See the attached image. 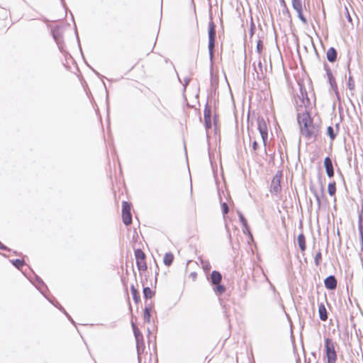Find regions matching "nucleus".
I'll list each match as a JSON object with an SVG mask.
<instances>
[{
  "instance_id": "nucleus-1",
  "label": "nucleus",
  "mask_w": 363,
  "mask_h": 363,
  "mask_svg": "<svg viewBox=\"0 0 363 363\" xmlns=\"http://www.w3.org/2000/svg\"><path fill=\"white\" fill-rule=\"evenodd\" d=\"M325 350L328 363H335L337 354L335 349V342L328 337L325 340Z\"/></svg>"
},
{
  "instance_id": "nucleus-2",
  "label": "nucleus",
  "mask_w": 363,
  "mask_h": 363,
  "mask_svg": "<svg viewBox=\"0 0 363 363\" xmlns=\"http://www.w3.org/2000/svg\"><path fill=\"white\" fill-rule=\"evenodd\" d=\"M216 38V26L213 21H211L208 25V50L211 60L212 61L213 57V49L215 46Z\"/></svg>"
},
{
  "instance_id": "nucleus-3",
  "label": "nucleus",
  "mask_w": 363,
  "mask_h": 363,
  "mask_svg": "<svg viewBox=\"0 0 363 363\" xmlns=\"http://www.w3.org/2000/svg\"><path fill=\"white\" fill-rule=\"evenodd\" d=\"M258 130L261 135L264 145H266V141L268 138V130L266 122L263 118H258L257 120Z\"/></svg>"
},
{
  "instance_id": "nucleus-4",
  "label": "nucleus",
  "mask_w": 363,
  "mask_h": 363,
  "mask_svg": "<svg viewBox=\"0 0 363 363\" xmlns=\"http://www.w3.org/2000/svg\"><path fill=\"white\" fill-rule=\"evenodd\" d=\"M318 131V128L317 126L311 123L309 125L303 128L301 131V134L305 136L308 139H311L312 138L315 137Z\"/></svg>"
},
{
  "instance_id": "nucleus-5",
  "label": "nucleus",
  "mask_w": 363,
  "mask_h": 363,
  "mask_svg": "<svg viewBox=\"0 0 363 363\" xmlns=\"http://www.w3.org/2000/svg\"><path fill=\"white\" fill-rule=\"evenodd\" d=\"M298 122L300 125L301 131L303 128H305L311 123H313L309 114L307 112L298 114Z\"/></svg>"
},
{
  "instance_id": "nucleus-6",
  "label": "nucleus",
  "mask_w": 363,
  "mask_h": 363,
  "mask_svg": "<svg viewBox=\"0 0 363 363\" xmlns=\"http://www.w3.org/2000/svg\"><path fill=\"white\" fill-rule=\"evenodd\" d=\"M292 6L294 9L297 12L298 17L299 19L304 23H307L306 18L303 16L302 13L303 11V5L301 0H292Z\"/></svg>"
},
{
  "instance_id": "nucleus-7",
  "label": "nucleus",
  "mask_w": 363,
  "mask_h": 363,
  "mask_svg": "<svg viewBox=\"0 0 363 363\" xmlns=\"http://www.w3.org/2000/svg\"><path fill=\"white\" fill-rule=\"evenodd\" d=\"M281 189L280 176L276 174L272 181L270 186V191L272 194H277Z\"/></svg>"
},
{
  "instance_id": "nucleus-8",
  "label": "nucleus",
  "mask_w": 363,
  "mask_h": 363,
  "mask_svg": "<svg viewBox=\"0 0 363 363\" xmlns=\"http://www.w3.org/2000/svg\"><path fill=\"white\" fill-rule=\"evenodd\" d=\"M324 284L328 289L333 290L337 286V280L334 276L331 275L325 279Z\"/></svg>"
},
{
  "instance_id": "nucleus-9",
  "label": "nucleus",
  "mask_w": 363,
  "mask_h": 363,
  "mask_svg": "<svg viewBox=\"0 0 363 363\" xmlns=\"http://www.w3.org/2000/svg\"><path fill=\"white\" fill-rule=\"evenodd\" d=\"M324 165L325 167V171L327 173V175L329 177H332L334 175V170H333V166L332 160L330 157H327L324 160Z\"/></svg>"
},
{
  "instance_id": "nucleus-10",
  "label": "nucleus",
  "mask_w": 363,
  "mask_h": 363,
  "mask_svg": "<svg viewBox=\"0 0 363 363\" xmlns=\"http://www.w3.org/2000/svg\"><path fill=\"white\" fill-rule=\"evenodd\" d=\"M211 282L213 285H217L220 284L221 279H222V275L218 271H213L211 275Z\"/></svg>"
},
{
  "instance_id": "nucleus-11",
  "label": "nucleus",
  "mask_w": 363,
  "mask_h": 363,
  "mask_svg": "<svg viewBox=\"0 0 363 363\" xmlns=\"http://www.w3.org/2000/svg\"><path fill=\"white\" fill-rule=\"evenodd\" d=\"M318 313H319L320 319L321 320L325 321V320H327V318H328V313H327L326 308H325V307L323 303L319 304V306H318Z\"/></svg>"
},
{
  "instance_id": "nucleus-12",
  "label": "nucleus",
  "mask_w": 363,
  "mask_h": 363,
  "mask_svg": "<svg viewBox=\"0 0 363 363\" xmlns=\"http://www.w3.org/2000/svg\"><path fill=\"white\" fill-rule=\"evenodd\" d=\"M326 55L328 60L330 62H333L336 60L337 52L335 48H330L327 51Z\"/></svg>"
},
{
  "instance_id": "nucleus-13",
  "label": "nucleus",
  "mask_w": 363,
  "mask_h": 363,
  "mask_svg": "<svg viewBox=\"0 0 363 363\" xmlns=\"http://www.w3.org/2000/svg\"><path fill=\"white\" fill-rule=\"evenodd\" d=\"M297 242H298V246H299L302 252L305 251L306 248V245L305 236L303 235V234L301 233V234L298 235V236L297 238Z\"/></svg>"
},
{
  "instance_id": "nucleus-14",
  "label": "nucleus",
  "mask_w": 363,
  "mask_h": 363,
  "mask_svg": "<svg viewBox=\"0 0 363 363\" xmlns=\"http://www.w3.org/2000/svg\"><path fill=\"white\" fill-rule=\"evenodd\" d=\"M174 260V256L172 253H166L164 256V263L167 266H170Z\"/></svg>"
},
{
  "instance_id": "nucleus-15",
  "label": "nucleus",
  "mask_w": 363,
  "mask_h": 363,
  "mask_svg": "<svg viewBox=\"0 0 363 363\" xmlns=\"http://www.w3.org/2000/svg\"><path fill=\"white\" fill-rule=\"evenodd\" d=\"M123 223L126 225H130L132 222L130 213H122Z\"/></svg>"
},
{
  "instance_id": "nucleus-16",
  "label": "nucleus",
  "mask_w": 363,
  "mask_h": 363,
  "mask_svg": "<svg viewBox=\"0 0 363 363\" xmlns=\"http://www.w3.org/2000/svg\"><path fill=\"white\" fill-rule=\"evenodd\" d=\"M136 264L140 271H145L147 269L145 259H136Z\"/></svg>"
},
{
  "instance_id": "nucleus-17",
  "label": "nucleus",
  "mask_w": 363,
  "mask_h": 363,
  "mask_svg": "<svg viewBox=\"0 0 363 363\" xmlns=\"http://www.w3.org/2000/svg\"><path fill=\"white\" fill-rule=\"evenodd\" d=\"M327 134L330 138L333 140L336 137L337 133L332 126H328L327 128Z\"/></svg>"
},
{
  "instance_id": "nucleus-18",
  "label": "nucleus",
  "mask_w": 363,
  "mask_h": 363,
  "mask_svg": "<svg viewBox=\"0 0 363 363\" xmlns=\"http://www.w3.org/2000/svg\"><path fill=\"white\" fill-rule=\"evenodd\" d=\"M143 294L145 298H152L154 293L150 288L145 287L143 289Z\"/></svg>"
},
{
  "instance_id": "nucleus-19",
  "label": "nucleus",
  "mask_w": 363,
  "mask_h": 363,
  "mask_svg": "<svg viewBox=\"0 0 363 363\" xmlns=\"http://www.w3.org/2000/svg\"><path fill=\"white\" fill-rule=\"evenodd\" d=\"M328 194L330 196H334L335 195V191H336V186H335V182L330 183L328 184Z\"/></svg>"
},
{
  "instance_id": "nucleus-20",
  "label": "nucleus",
  "mask_w": 363,
  "mask_h": 363,
  "mask_svg": "<svg viewBox=\"0 0 363 363\" xmlns=\"http://www.w3.org/2000/svg\"><path fill=\"white\" fill-rule=\"evenodd\" d=\"M238 216H239V219H240V223L243 225L244 228H245L246 230H248V226H247V223L246 219L245 218V217L243 216L242 213L238 211Z\"/></svg>"
},
{
  "instance_id": "nucleus-21",
  "label": "nucleus",
  "mask_w": 363,
  "mask_h": 363,
  "mask_svg": "<svg viewBox=\"0 0 363 363\" xmlns=\"http://www.w3.org/2000/svg\"><path fill=\"white\" fill-rule=\"evenodd\" d=\"M135 259H145V253L140 249L135 250Z\"/></svg>"
},
{
  "instance_id": "nucleus-22",
  "label": "nucleus",
  "mask_w": 363,
  "mask_h": 363,
  "mask_svg": "<svg viewBox=\"0 0 363 363\" xmlns=\"http://www.w3.org/2000/svg\"><path fill=\"white\" fill-rule=\"evenodd\" d=\"M214 291L217 294L220 295L225 292V288L224 286L218 284L216 285V287L214 288Z\"/></svg>"
},
{
  "instance_id": "nucleus-23",
  "label": "nucleus",
  "mask_w": 363,
  "mask_h": 363,
  "mask_svg": "<svg viewBox=\"0 0 363 363\" xmlns=\"http://www.w3.org/2000/svg\"><path fill=\"white\" fill-rule=\"evenodd\" d=\"M122 213H130V204L127 201H123L122 203Z\"/></svg>"
},
{
  "instance_id": "nucleus-24",
  "label": "nucleus",
  "mask_w": 363,
  "mask_h": 363,
  "mask_svg": "<svg viewBox=\"0 0 363 363\" xmlns=\"http://www.w3.org/2000/svg\"><path fill=\"white\" fill-rule=\"evenodd\" d=\"M211 111L210 108L206 107L204 110L203 118L204 121L211 120Z\"/></svg>"
},
{
  "instance_id": "nucleus-25",
  "label": "nucleus",
  "mask_w": 363,
  "mask_h": 363,
  "mask_svg": "<svg viewBox=\"0 0 363 363\" xmlns=\"http://www.w3.org/2000/svg\"><path fill=\"white\" fill-rule=\"evenodd\" d=\"M130 290H131V293L133 295V298L134 301L137 303L140 299V296H139L138 293L137 292V290L134 288V286H132Z\"/></svg>"
},
{
  "instance_id": "nucleus-26",
  "label": "nucleus",
  "mask_w": 363,
  "mask_h": 363,
  "mask_svg": "<svg viewBox=\"0 0 363 363\" xmlns=\"http://www.w3.org/2000/svg\"><path fill=\"white\" fill-rule=\"evenodd\" d=\"M144 320L147 322H150V310L147 307H145L144 310Z\"/></svg>"
},
{
  "instance_id": "nucleus-27",
  "label": "nucleus",
  "mask_w": 363,
  "mask_h": 363,
  "mask_svg": "<svg viewBox=\"0 0 363 363\" xmlns=\"http://www.w3.org/2000/svg\"><path fill=\"white\" fill-rule=\"evenodd\" d=\"M13 264L16 268L20 269L22 266H23L24 261L21 259H16L13 261Z\"/></svg>"
},
{
  "instance_id": "nucleus-28",
  "label": "nucleus",
  "mask_w": 363,
  "mask_h": 363,
  "mask_svg": "<svg viewBox=\"0 0 363 363\" xmlns=\"http://www.w3.org/2000/svg\"><path fill=\"white\" fill-rule=\"evenodd\" d=\"M347 87L350 90H353L354 89V82L352 78V77H350L347 82Z\"/></svg>"
},
{
  "instance_id": "nucleus-29",
  "label": "nucleus",
  "mask_w": 363,
  "mask_h": 363,
  "mask_svg": "<svg viewBox=\"0 0 363 363\" xmlns=\"http://www.w3.org/2000/svg\"><path fill=\"white\" fill-rule=\"evenodd\" d=\"M321 260V253L319 252L315 255V264L316 266H318L320 264Z\"/></svg>"
},
{
  "instance_id": "nucleus-30",
  "label": "nucleus",
  "mask_w": 363,
  "mask_h": 363,
  "mask_svg": "<svg viewBox=\"0 0 363 363\" xmlns=\"http://www.w3.org/2000/svg\"><path fill=\"white\" fill-rule=\"evenodd\" d=\"M221 207H222V211H223V214L224 215L227 214L229 211L228 204L226 203H223L221 205Z\"/></svg>"
},
{
  "instance_id": "nucleus-31",
  "label": "nucleus",
  "mask_w": 363,
  "mask_h": 363,
  "mask_svg": "<svg viewBox=\"0 0 363 363\" xmlns=\"http://www.w3.org/2000/svg\"><path fill=\"white\" fill-rule=\"evenodd\" d=\"M204 122H205V125H206V129H209L211 128V120L204 121Z\"/></svg>"
},
{
  "instance_id": "nucleus-32",
  "label": "nucleus",
  "mask_w": 363,
  "mask_h": 363,
  "mask_svg": "<svg viewBox=\"0 0 363 363\" xmlns=\"http://www.w3.org/2000/svg\"><path fill=\"white\" fill-rule=\"evenodd\" d=\"M257 48L258 52H260V51L262 48V43L260 41L258 42Z\"/></svg>"
},
{
  "instance_id": "nucleus-33",
  "label": "nucleus",
  "mask_w": 363,
  "mask_h": 363,
  "mask_svg": "<svg viewBox=\"0 0 363 363\" xmlns=\"http://www.w3.org/2000/svg\"><path fill=\"white\" fill-rule=\"evenodd\" d=\"M315 196L318 205L320 206V199L317 194H315Z\"/></svg>"
},
{
  "instance_id": "nucleus-34",
  "label": "nucleus",
  "mask_w": 363,
  "mask_h": 363,
  "mask_svg": "<svg viewBox=\"0 0 363 363\" xmlns=\"http://www.w3.org/2000/svg\"><path fill=\"white\" fill-rule=\"evenodd\" d=\"M258 145L256 141H254L252 143V148L254 150H256L257 149Z\"/></svg>"
},
{
  "instance_id": "nucleus-35",
  "label": "nucleus",
  "mask_w": 363,
  "mask_h": 363,
  "mask_svg": "<svg viewBox=\"0 0 363 363\" xmlns=\"http://www.w3.org/2000/svg\"><path fill=\"white\" fill-rule=\"evenodd\" d=\"M0 249L1 250H7V247L4 245L1 242H0Z\"/></svg>"
},
{
  "instance_id": "nucleus-36",
  "label": "nucleus",
  "mask_w": 363,
  "mask_h": 363,
  "mask_svg": "<svg viewBox=\"0 0 363 363\" xmlns=\"http://www.w3.org/2000/svg\"><path fill=\"white\" fill-rule=\"evenodd\" d=\"M133 330H134L135 335L136 338H138V330L135 328L134 326H133Z\"/></svg>"
},
{
  "instance_id": "nucleus-37",
  "label": "nucleus",
  "mask_w": 363,
  "mask_h": 363,
  "mask_svg": "<svg viewBox=\"0 0 363 363\" xmlns=\"http://www.w3.org/2000/svg\"><path fill=\"white\" fill-rule=\"evenodd\" d=\"M258 66H259V67L260 69H262V63H261V62H259Z\"/></svg>"
},
{
  "instance_id": "nucleus-38",
  "label": "nucleus",
  "mask_w": 363,
  "mask_h": 363,
  "mask_svg": "<svg viewBox=\"0 0 363 363\" xmlns=\"http://www.w3.org/2000/svg\"><path fill=\"white\" fill-rule=\"evenodd\" d=\"M303 105H304V106L306 105V104H305V101H304V100H303V101H302V104H301V106H303Z\"/></svg>"
},
{
  "instance_id": "nucleus-39",
  "label": "nucleus",
  "mask_w": 363,
  "mask_h": 363,
  "mask_svg": "<svg viewBox=\"0 0 363 363\" xmlns=\"http://www.w3.org/2000/svg\"><path fill=\"white\" fill-rule=\"evenodd\" d=\"M209 268H210V267L208 265L206 267V269H209Z\"/></svg>"
}]
</instances>
